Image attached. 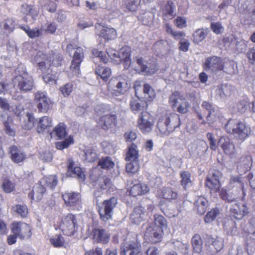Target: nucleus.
Instances as JSON below:
<instances>
[{"instance_id": "58836bf2", "label": "nucleus", "mask_w": 255, "mask_h": 255, "mask_svg": "<svg viewBox=\"0 0 255 255\" xmlns=\"http://www.w3.org/2000/svg\"><path fill=\"white\" fill-rule=\"evenodd\" d=\"M208 243L215 248L217 252L220 251L223 248V240L220 237H209L208 238Z\"/></svg>"}, {"instance_id": "5701e85b", "label": "nucleus", "mask_w": 255, "mask_h": 255, "mask_svg": "<svg viewBox=\"0 0 255 255\" xmlns=\"http://www.w3.org/2000/svg\"><path fill=\"white\" fill-rule=\"evenodd\" d=\"M117 122V117L115 115L106 114L100 118L98 123L103 129H108L115 127Z\"/></svg>"}, {"instance_id": "4c0bfd02", "label": "nucleus", "mask_w": 255, "mask_h": 255, "mask_svg": "<svg viewBox=\"0 0 255 255\" xmlns=\"http://www.w3.org/2000/svg\"><path fill=\"white\" fill-rule=\"evenodd\" d=\"M208 32V29H197L193 34V42L196 44H199L205 38Z\"/></svg>"}, {"instance_id": "6ab92c4d", "label": "nucleus", "mask_w": 255, "mask_h": 255, "mask_svg": "<svg viewBox=\"0 0 255 255\" xmlns=\"http://www.w3.org/2000/svg\"><path fill=\"white\" fill-rule=\"evenodd\" d=\"M92 236L95 242L103 244L108 243L110 239V234L105 230L100 228L94 229Z\"/></svg>"}, {"instance_id": "a18cd8bd", "label": "nucleus", "mask_w": 255, "mask_h": 255, "mask_svg": "<svg viewBox=\"0 0 255 255\" xmlns=\"http://www.w3.org/2000/svg\"><path fill=\"white\" fill-rule=\"evenodd\" d=\"M12 210L22 218L26 217L28 213L27 206L23 204H17L13 206Z\"/></svg>"}, {"instance_id": "774afa93", "label": "nucleus", "mask_w": 255, "mask_h": 255, "mask_svg": "<svg viewBox=\"0 0 255 255\" xmlns=\"http://www.w3.org/2000/svg\"><path fill=\"white\" fill-rule=\"evenodd\" d=\"M158 249L154 246H150L144 251L143 255H159Z\"/></svg>"}, {"instance_id": "f257e3e1", "label": "nucleus", "mask_w": 255, "mask_h": 255, "mask_svg": "<svg viewBox=\"0 0 255 255\" xmlns=\"http://www.w3.org/2000/svg\"><path fill=\"white\" fill-rule=\"evenodd\" d=\"M180 126V119L176 114H166L161 116L157 122L156 131L161 136L168 135Z\"/></svg>"}, {"instance_id": "5fc2aeb1", "label": "nucleus", "mask_w": 255, "mask_h": 255, "mask_svg": "<svg viewBox=\"0 0 255 255\" xmlns=\"http://www.w3.org/2000/svg\"><path fill=\"white\" fill-rule=\"evenodd\" d=\"M19 27L20 28L25 31L28 36L31 38L37 37L41 35L42 33V29H38L37 28H33L31 29L28 27L25 28L22 26H19Z\"/></svg>"}, {"instance_id": "79ce46f5", "label": "nucleus", "mask_w": 255, "mask_h": 255, "mask_svg": "<svg viewBox=\"0 0 255 255\" xmlns=\"http://www.w3.org/2000/svg\"><path fill=\"white\" fill-rule=\"evenodd\" d=\"M224 228L226 230L227 234L233 235L237 233V228L235 222L232 220H227L224 222Z\"/></svg>"}, {"instance_id": "680f3d73", "label": "nucleus", "mask_w": 255, "mask_h": 255, "mask_svg": "<svg viewBox=\"0 0 255 255\" xmlns=\"http://www.w3.org/2000/svg\"><path fill=\"white\" fill-rule=\"evenodd\" d=\"M64 238L60 235H56L50 239V243L55 247H61L63 246Z\"/></svg>"}, {"instance_id": "20e7f679", "label": "nucleus", "mask_w": 255, "mask_h": 255, "mask_svg": "<svg viewBox=\"0 0 255 255\" xmlns=\"http://www.w3.org/2000/svg\"><path fill=\"white\" fill-rule=\"evenodd\" d=\"M108 89L116 96L124 95L128 89V77L123 74L113 77L109 82Z\"/></svg>"}, {"instance_id": "4be33fe9", "label": "nucleus", "mask_w": 255, "mask_h": 255, "mask_svg": "<svg viewBox=\"0 0 255 255\" xmlns=\"http://www.w3.org/2000/svg\"><path fill=\"white\" fill-rule=\"evenodd\" d=\"M146 216L147 212H146L145 208L142 206H138L134 208L130 215V219L133 223L138 224L143 221Z\"/></svg>"}, {"instance_id": "6e6d98bb", "label": "nucleus", "mask_w": 255, "mask_h": 255, "mask_svg": "<svg viewBox=\"0 0 255 255\" xmlns=\"http://www.w3.org/2000/svg\"><path fill=\"white\" fill-rule=\"evenodd\" d=\"M73 143V138L71 136H69L68 137L63 141H59L55 143V146L57 149L59 150H62L64 148H67L70 144Z\"/></svg>"}, {"instance_id": "69168bd1", "label": "nucleus", "mask_w": 255, "mask_h": 255, "mask_svg": "<svg viewBox=\"0 0 255 255\" xmlns=\"http://www.w3.org/2000/svg\"><path fill=\"white\" fill-rule=\"evenodd\" d=\"M92 54L96 57H98L104 63H106L108 62V58L103 52L99 51L96 49H94L92 50Z\"/></svg>"}, {"instance_id": "6e6552de", "label": "nucleus", "mask_w": 255, "mask_h": 255, "mask_svg": "<svg viewBox=\"0 0 255 255\" xmlns=\"http://www.w3.org/2000/svg\"><path fill=\"white\" fill-rule=\"evenodd\" d=\"M34 103L39 112L46 113L52 107V102L47 96V93L38 91L34 94Z\"/></svg>"}, {"instance_id": "9d476101", "label": "nucleus", "mask_w": 255, "mask_h": 255, "mask_svg": "<svg viewBox=\"0 0 255 255\" xmlns=\"http://www.w3.org/2000/svg\"><path fill=\"white\" fill-rule=\"evenodd\" d=\"M162 229L155 225L148 224L146 227L144 238L145 241L152 244H156L161 241Z\"/></svg>"}, {"instance_id": "7c9ffc66", "label": "nucleus", "mask_w": 255, "mask_h": 255, "mask_svg": "<svg viewBox=\"0 0 255 255\" xmlns=\"http://www.w3.org/2000/svg\"><path fill=\"white\" fill-rule=\"evenodd\" d=\"M149 191V188L145 184H137L131 188L130 194L133 196L144 194Z\"/></svg>"}, {"instance_id": "f3484780", "label": "nucleus", "mask_w": 255, "mask_h": 255, "mask_svg": "<svg viewBox=\"0 0 255 255\" xmlns=\"http://www.w3.org/2000/svg\"><path fill=\"white\" fill-rule=\"evenodd\" d=\"M205 68L212 72L222 70L224 69L223 62L220 58L217 56L207 58L205 63Z\"/></svg>"}, {"instance_id": "aec40b11", "label": "nucleus", "mask_w": 255, "mask_h": 255, "mask_svg": "<svg viewBox=\"0 0 255 255\" xmlns=\"http://www.w3.org/2000/svg\"><path fill=\"white\" fill-rule=\"evenodd\" d=\"M230 212L235 219L240 220L249 213V209L245 204L236 203L230 208Z\"/></svg>"}, {"instance_id": "9b49d317", "label": "nucleus", "mask_w": 255, "mask_h": 255, "mask_svg": "<svg viewBox=\"0 0 255 255\" xmlns=\"http://www.w3.org/2000/svg\"><path fill=\"white\" fill-rule=\"evenodd\" d=\"M154 119L149 113L142 112L138 120V127L142 133L150 132L154 124Z\"/></svg>"}, {"instance_id": "cd10ccee", "label": "nucleus", "mask_w": 255, "mask_h": 255, "mask_svg": "<svg viewBox=\"0 0 255 255\" xmlns=\"http://www.w3.org/2000/svg\"><path fill=\"white\" fill-rule=\"evenodd\" d=\"M130 48L128 46L122 47L119 51L121 62H124L125 69H128L133 63L130 59Z\"/></svg>"}, {"instance_id": "39448f33", "label": "nucleus", "mask_w": 255, "mask_h": 255, "mask_svg": "<svg viewBox=\"0 0 255 255\" xmlns=\"http://www.w3.org/2000/svg\"><path fill=\"white\" fill-rule=\"evenodd\" d=\"M38 65L39 68L43 70L46 68V65L50 66L52 64L56 67L61 65L62 57L59 54L52 53V55L46 59V55L42 52L39 51L34 57L33 60Z\"/></svg>"}, {"instance_id": "49530a36", "label": "nucleus", "mask_w": 255, "mask_h": 255, "mask_svg": "<svg viewBox=\"0 0 255 255\" xmlns=\"http://www.w3.org/2000/svg\"><path fill=\"white\" fill-rule=\"evenodd\" d=\"M165 30L168 34H170L176 40H180L182 38H184L185 37V33L184 32L173 30L168 24L165 25Z\"/></svg>"}, {"instance_id": "412c9836", "label": "nucleus", "mask_w": 255, "mask_h": 255, "mask_svg": "<svg viewBox=\"0 0 255 255\" xmlns=\"http://www.w3.org/2000/svg\"><path fill=\"white\" fill-rule=\"evenodd\" d=\"M65 204L71 207H74L80 203L81 196L78 192H66L62 195Z\"/></svg>"}, {"instance_id": "c9c22d12", "label": "nucleus", "mask_w": 255, "mask_h": 255, "mask_svg": "<svg viewBox=\"0 0 255 255\" xmlns=\"http://www.w3.org/2000/svg\"><path fill=\"white\" fill-rule=\"evenodd\" d=\"M66 134V126L63 123H60L57 125L51 132L52 135H55L59 139L65 137Z\"/></svg>"}, {"instance_id": "37998d69", "label": "nucleus", "mask_w": 255, "mask_h": 255, "mask_svg": "<svg viewBox=\"0 0 255 255\" xmlns=\"http://www.w3.org/2000/svg\"><path fill=\"white\" fill-rule=\"evenodd\" d=\"M180 177L181 178V185L185 189L191 185V174L189 172L181 171L180 172Z\"/></svg>"}, {"instance_id": "603ef678", "label": "nucleus", "mask_w": 255, "mask_h": 255, "mask_svg": "<svg viewBox=\"0 0 255 255\" xmlns=\"http://www.w3.org/2000/svg\"><path fill=\"white\" fill-rule=\"evenodd\" d=\"M175 249L183 255L187 254L189 251V245L184 244L179 241H176L173 243Z\"/></svg>"}, {"instance_id": "1a4fd4ad", "label": "nucleus", "mask_w": 255, "mask_h": 255, "mask_svg": "<svg viewBox=\"0 0 255 255\" xmlns=\"http://www.w3.org/2000/svg\"><path fill=\"white\" fill-rule=\"evenodd\" d=\"M169 102L172 108L180 113L185 114L188 111L189 104L178 92H174L170 96Z\"/></svg>"}, {"instance_id": "2f4dec72", "label": "nucleus", "mask_w": 255, "mask_h": 255, "mask_svg": "<svg viewBox=\"0 0 255 255\" xmlns=\"http://www.w3.org/2000/svg\"><path fill=\"white\" fill-rule=\"evenodd\" d=\"M138 150L137 146L134 144H132L128 147V151L127 153L126 160L128 161H138Z\"/></svg>"}, {"instance_id": "c756f323", "label": "nucleus", "mask_w": 255, "mask_h": 255, "mask_svg": "<svg viewBox=\"0 0 255 255\" xmlns=\"http://www.w3.org/2000/svg\"><path fill=\"white\" fill-rule=\"evenodd\" d=\"M145 105V102L141 101L138 97V96H136V97L132 98L129 104L131 110L135 114L142 111Z\"/></svg>"}, {"instance_id": "864d4df0", "label": "nucleus", "mask_w": 255, "mask_h": 255, "mask_svg": "<svg viewBox=\"0 0 255 255\" xmlns=\"http://www.w3.org/2000/svg\"><path fill=\"white\" fill-rule=\"evenodd\" d=\"M42 183H44L50 188H54L57 184L58 180L55 175H50L45 177L42 180Z\"/></svg>"}, {"instance_id": "ddd939ff", "label": "nucleus", "mask_w": 255, "mask_h": 255, "mask_svg": "<svg viewBox=\"0 0 255 255\" xmlns=\"http://www.w3.org/2000/svg\"><path fill=\"white\" fill-rule=\"evenodd\" d=\"M11 230L13 234L20 239L28 238L31 235L30 226L23 222H14Z\"/></svg>"}, {"instance_id": "3c124183", "label": "nucleus", "mask_w": 255, "mask_h": 255, "mask_svg": "<svg viewBox=\"0 0 255 255\" xmlns=\"http://www.w3.org/2000/svg\"><path fill=\"white\" fill-rule=\"evenodd\" d=\"M99 165L103 169H110L114 166L115 163L110 157L106 156L100 160Z\"/></svg>"}, {"instance_id": "338daca9", "label": "nucleus", "mask_w": 255, "mask_h": 255, "mask_svg": "<svg viewBox=\"0 0 255 255\" xmlns=\"http://www.w3.org/2000/svg\"><path fill=\"white\" fill-rule=\"evenodd\" d=\"M247 231L249 234H255V217H252L249 219Z\"/></svg>"}, {"instance_id": "a878e982", "label": "nucleus", "mask_w": 255, "mask_h": 255, "mask_svg": "<svg viewBox=\"0 0 255 255\" xmlns=\"http://www.w3.org/2000/svg\"><path fill=\"white\" fill-rule=\"evenodd\" d=\"M0 120L3 122L6 134L11 136H14L15 131L12 118L5 113L1 115Z\"/></svg>"}, {"instance_id": "2eb2a0df", "label": "nucleus", "mask_w": 255, "mask_h": 255, "mask_svg": "<svg viewBox=\"0 0 255 255\" xmlns=\"http://www.w3.org/2000/svg\"><path fill=\"white\" fill-rule=\"evenodd\" d=\"M218 145L220 146L225 153L233 158L236 156V150L233 142L229 138L221 137L218 142Z\"/></svg>"}, {"instance_id": "c03bdc74", "label": "nucleus", "mask_w": 255, "mask_h": 255, "mask_svg": "<svg viewBox=\"0 0 255 255\" xmlns=\"http://www.w3.org/2000/svg\"><path fill=\"white\" fill-rule=\"evenodd\" d=\"M161 196L164 199L168 200L176 199L177 193L170 187H165L162 189Z\"/></svg>"}, {"instance_id": "ea45409f", "label": "nucleus", "mask_w": 255, "mask_h": 255, "mask_svg": "<svg viewBox=\"0 0 255 255\" xmlns=\"http://www.w3.org/2000/svg\"><path fill=\"white\" fill-rule=\"evenodd\" d=\"M96 74L102 79L106 81L111 75V69L106 67L98 66L95 71Z\"/></svg>"}, {"instance_id": "f03ea898", "label": "nucleus", "mask_w": 255, "mask_h": 255, "mask_svg": "<svg viewBox=\"0 0 255 255\" xmlns=\"http://www.w3.org/2000/svg\"><path fill=\"white\" fill-rule=\"evenodd\" d=\"M225 128L228 133L233 134L237 139L241 141L245 140L251 133L249 127L235 119L229 120Z\"/></svg>"}, {"instance_id": "393cba45", "label": "nucleus", "mask_w": 255, "mask_h": 255, "mask_svg": "<svg viewBox=\"0 0 255 255\" xmlns=\"http://www.w3.org/2000/svg\"><path fill=\"white\" fill-rule=\"evenodd\" d=\"M221 173L218 172L213 173L212 175L208 176L206 179V185L211 190L215 192L218 191L220 188V178Z\"/></svg>"}, {"instance_id": "c85d7f7f", "label": "nucleus", "mask_w": 255, "mask_h": 255, "mask_svg": "<svg viewBox=\"0 0 255 255\" xmlns=\"http://www.w3.org/2000/svg\"><path fill=\"white\" fill-rule=\"evenodd\" d=\"M42 182L36 184L33 188V190L28 195V197L31 200L39 201L41 199L43 193L45 191L44 187L41 184Z\"/></svg>"}, {"instance_id": "bb28decb", "label": "nucleus", "mask_w": 255, "mask_h": 255, "mask_svg": "<svg viewBox=\"0 0 255 255\" xmlns=\"http://www.w3.org/2000/svg\"><path fill=\"white\" fill-rule=\"evenodd\" d=\"M96 29L97 31L100 30V32L97 34L107 40L114 39L117 36V32L113 28L99 25L96 26Z\"/></svg>"}, {"instance_id": "dca6fc26", "label": "nucleus", "mask_w": 255, "mask_h": 255, "mask_svg": "<svg viewBox=\"0 0 255 255\" xmlns=\"http://www.w3.org/2000/svg\"><path fill=\"white\" fill-rule=\"evenodd\" d=\"M84 57L83 49L80 47L76 48L73 57V60L70 66V70L74 75H78L80 74V64Z\"/></svg>"}, {"instance_id": "bf43d9fd", "label": "nucleus", "mask_w": 255, "mask_h": 255, "mask_svg": "<svg viewBox=\"0 0 255 255\" xmlns=\"http://www.w3.org/2000/svg\"><path fill=\"white\" fill-rule=\"evenodd\" d=\"M154 217V222L149 224V225H155L160 227L162 230L164 227H166V221L163 216L159 215H155Z\"/></svg>"}, {"instance_id": "7ed1b4c3", "label": "nucleus", "mask_w": 255, "mask_h": 255, "mask_svg": "<svg viewBox=\"0 0 255 255\" xmlns=\"http://www.w3.org/2000/svg\"><path fill=\"white\" fill-rule=\"evenodd\" d=\"M18 75L13 80L14 86L20 91L27 92L32 90L33 86V81L32 77L25 71L24 67L19 65L16 70Z\"/></svg>"}, {"instance_id": "e2e57ef3", "label": "nucleus", "mask_w": 255, "mask_h": 255, "mask_svg": "<svg viewBox=\"0 0 255 255\" xmlns=\"http://www.w3.org/2000/svg\"><path fill=\"white\" fill-rule=\"evenodd\" d=\"M126 165V170L128 172L134 173L139 169L138 161H129Z\"/></svg>"}, {"instance_id": "473e14b6", "label": "nucleus", "mask_w": 255, "mask_h": 255, "mask_svg": "<svg viewBox=\"0 0 255 255\" xmlns=\"http://www.w3.org/2000/svg\"><path fill=\"white\" fill-rule=\"evenodd\" d=\"M52 120L47 116H43L40 118L37 125V131L39 133L43 132L46 129L52 126Z\"/></svg>"}, {"instance_id": "f8f14e48", "label": "nucleus", "mask_w": 255, "mask_h": 255, "mask_svg": "<svg viewBox=\"0 0 255 255\" xmlns=\"http://www.w3.org/2000/svg\"><path fill=\"white\" fill-rule=\"evenodd\" d=\"M140 252V244L137 241H125L121 247V255H137Z\"/></svg>"}, {"instance_id": "e433bc0d", "label": "nucleus", "mask_w": 255, "mask_h": 255, "mask_svg": "<svg viewBox=\"0 0 255 255\" xmlns=\"http://www.w3.org/2000/svg\"><path fill=\"white\" fill-rule=\"evenodd\" d=\"M191 241L194 252L198 254H200L203 248V242L200 236L195 235L192 237Z\"/></svg>"}, {"instance_id": "a211bd4d", "label": "nucleus", "mask_w": 255, "mask_h": 255, "mask_svg": "<svg viewBox=\"0 0 255 255\" xmlns=\"http://www.w3.org/2000/svg\"><path fill=\"white\" fill-rule=\"evenodd\" d=\"M9 153L11 161L15 163L22 162L26 158V153L16 145L11 146L9 148Z\"/></svg>"}, {"instance_id": "f704fd0d", "label": "nucleus", "mask_w": 255, "mask_h": 255, "mask_svg": "<svg viewBox=\"0 0 255 255\" xmlns=\"http://www.w3.org/2000/svg\"><path fill=\"white\" fill-rule=\"evenodd\" d=\"M22 127L26 129H30L33 126L35 123V118L33 115L30 113H26L21 119Z\"/></svg>"}, {"instance_id": "de8ad7c7", "label": "nucleus", "mask_w": 255, "mask_h": 255, "mask_svg": "<svg viewBox=\"0 0 255 255\" xmlns=\"http://www.w3.org/2000/svg\"><path fill=\"white\" fill-rule=\"evenodd\" d=\"M85 159L88 162H94L98 157V153L96 150L93 147H90L87 149L85 152Z\"/></svg>"}, {"instance_id": "09e8293b", "label": "nucleus", "mask_w": 255, "mask_h": 255, "mask_svg": "<svg viewBox=\"0 0 255 255\" xmlns=\"http://www.w3.org/2000/svg\"><path fill=\"white\" fill-rule=\"evenodd\" d=\"M107 53L113 63L119 64L121 63L119 51L113 48H109L107 50Z\"/></svg>"}, {"instance_id": "423d86ee", "label": "nucleus", "mask_w": 255, "mask_h": 255, "mask_svg": "<svg viewBox=\"0 0 255 255\" xmlns=\"http://www.w3.org/2000/svg\"><path fill=\"white\" fill-rule=\"evenodd\" d=\"M117 203V198L112 197L105 200L100 206L99 205V213L102 221L107 222L112 219L113 210Z\"/></svg>"}, {"instance_id": "4d7b16f0", "label": "nucleus", "mask_w": 255, "mask_h": 255, "mask_svg": "<svg viewBox=\"0 0 255 255\" xmlns=\"http://www.w3.org/2000/svg\"><path fill=\"white\" fill-rule=\"evenodd\" d=\"M140 3V0H124L123 4L130 11H135Z\"/></svg>"}, {"instance_id": "a19ab883", "label": "nucleus", "mask_w": 255, "mask_h": 255, "mask_svg": "<svg viewBox=\"0 0 255 255\" xmlns=\"http://www.w3.org/2000/svg\"><path fill=\"white\" fill-rule=\"evenodd\" d=\"M73 165L74 163L72 162L69 163L68 166V171H71L74 174L76 175L80 181H83L85 180V177L83 171L80 167L78 166L73 167Z\"/></svg>"}, {"instance_id": "0e129e2a", "label": "nucleus", "mask_w": 255, "mask_h": 255, "mask_svg": "<svg viewBox=\"0 0 255 255\" xmlns=\"http://www.w3.org/2000/svg\"><path fill=\"white\" fill-rule=\"evenodd\" d=\"M73 90V85L71 83H67L60 88V91L64 97L68 96Z\"/></svg>"}, {"instance_id": "72a5a7b5", "label": "nucleus", "mask_w": 255, "mask_h": 255, "mask_svg": "<svg viewBox=\"0 0 255 255\" xmlns=\"http://www.w3.org/2000/svg\"><path fill=\"white\" fill-rule=\"evenodd\" d=\"M207 203L206 199L204 197H198L194 203V206L198 214L202 215L206 212Z\"/></svg>"}, {"instance_id": "052dcab7", "label": "nucleus", "mask_w": 255, "mask_h": 255, "mask_svg": "<svg viewBox=\"0 0 255 255\" xmlns=\"http://www.w3.org/2000/svg\"><path fill=\"white\" fill-rule=\"evenodd\" d=\"M220 211L218 209H213L208 212L204 218V221L206 223H210L213 221L217 216L219 214Z\"/></svg>"}, {"instance_id": "0eeeda50", "label": "nucleus", "mask_w": 255, "mask_h": 255, "mask_svg": "<svg viewBox=\"0 0 255 255\" xmlns=\"http://www.w3.org/2000/svg\"><path fill=\"white\" fill-rule=\"evenodd\" d=\"M77 226V217L72 214H68L64 217L59 224L60 230L67 236L73 235Z\"/></svg>"}, {"instance_id": "13d9d810", "label": "nucleus", "mask_w": 255, "mask_h": 255, "mask_svg": "<svg viewBox=\"0 0 255 255\" xmlns=\"http://www.w3.org/2000/svg\"><path fill=\"white\" fill-rule=\"evenodd\" d=\"M230 186L234 187L237 186L242 191L244 188V184L241 178L239 176H232L230 181Z\"/></svg>"}, {"instance_id": "4468645a", "label": "nucleus", "mask_w": 255, "mask_h": 255, "mask_svg": "<svg viewBox=\"0 0 255 255\" xmlns=\"http://www.w3.org/2000/svg\"><path fill=\"white\" fill-rule=\"evenodd\" d=\"M136 63L138 65L141 72L146 75L155 74L159 69L156 63L154 61L148 62L143 60L141 57L136 58Z\"/></svg>"}, {"instance_id": "8fccbe9b", "label": "nucleus", "mask_w": 255, "mask_h": 255, "mask_svg": "<svg viewBox=\"0 0 255 255\" xmlns=\"http://www.w3.org/2000/svg\"><path fill=\"white\" fill-rule=\"evenodd\" d=\"M143 98L147 100H150L155 97V93L153 88L148 84H145L142 88Z\"/></svg>"}, {"instance_id": "b1692460", "label": "nucleus", "mask_w": 255, "mask_h": 255, "mask_svg": "<svg viewBox=\"0 0 255 255\" xmlns=\"http://www.w3.org/2000/svg\"><path fill=\"white\" fill-rule=\"evenodd\" d=\"M188 149L193 153L203 154L207 150L208 145L205 141L197 139L188 146Z\"/></svg>"}]
</instances>
